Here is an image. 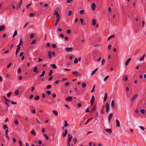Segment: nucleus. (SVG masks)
I'll use <instances>...</instances> for the list:
<instances>
[{"instance_id":"nucleus-1","label":"nucleus","mask_w":146,"mask_h":146,"mask_svg":"<svg viewBox=\"0 0 146 146\" xmlns=\"http://www.w3.org/2000/svg\"><path fill=\"white\" fill-rule=\"evenodd\" d=\"M72 73L73 74H74V76H76L80 77H81L82 76V75L81 73H80L76 71H74L73 72H72Z\"/></svg>"},{"instance_id":"nucleus-2","label":"nucleus","mask_w":146,"mask_h":146,"mask_svg":"<svg viewBox=\"0 0 146 146\" xmlns=\"http://www.w3.org/2000/svg\"><path fill=\"white\" fill-rule=\"evenodd\" d=\"M138 96V95L137 94L133 95L132 98L130 100L131 102H134L136 99L137 98Z\"/></svg>"},{"instance_id":"nucleus-3","label":"nucleus","mask_w":146,"mask_h":146,"mask_svg":"<svg viewBox=\"0 0 146 146\" xmlns=\"http://www.w3.org/2000/svg\"><path fill=\"white\" fill-rule=\"evenodd\" d=\"M106 112L108 113L109 111V104L108 102H107L106 104Z\"/></svg>"},{"instance_id":"nucleus-4","label":"nucleus","mask_w":146,"mask_h":146,"mask_svg":"<svg viewBox=\"0 0 146 146\" xmlns=\"http://www.w3.org/2000/svg\"><path fill=\"white\" fill-rule=\"evenodd\" d=\"M47 102L48 104H51L54 103V101L52 98H50L48 99Z\"/></svg>"},{"instance_id":"nucleus-5","label":"nucleus","mask_w":146,"mask_h":146,"mask_svg":"<svg viewBox=\"0 0 146 146\" xmlns=\"http://www.w3.org/2000/svg\"><path fill=\"white\" fill-rule=\"evenodd\" d=\"M95 100V97L94 95H93L91 99L90 100V104L91 105H92L94 102Z\"/></svg>"},{"instance_id":"nucleus-6","label":"nucleus","mask_w":146,"mask_h":146,"mask_svg":"<svg viewBox=\"0 0 146 146\" xmlns=\"http://www.w3.org/2000/svg\"><path fill=\"white\" fill-rule=\"evenodd\" d=\"M65 50L67 52H71L73 50V48L72 47L68 48L66 47L65 48Z\"/></svg>"},{"instance_id":"nucleus-7","label":"nucleus","mask_w":146,"mask_h":146,"mask_svg":"<svg viewBox=\"0 0 146 146\" xmlns=\"http://www.w3.org/2000/svg\"><path fill=\"white\" fill-rule=\"evenodd\" d=\"M72 136L70 134H68V138L67 139V141H71L72 139Z\"/></svg>"},{"instance_id":"nucleus-8","label":"nucleus","mask_w":146,"mask_h":146,"mask_svg":"<svg viewBox=\"0 0 146 146\" xmlns=\"http://www.w3.org/2000/svg\"><path fill=\"white\" fill-rule=\"evenodd\" d=\"M38 69V68L37 67H35L33 70V72H35L36 74L38 73L39 72V71L37 70V69Z\"/></svg>"},{"instance_id":"nucleus-9","label":"nucleus","mask_w":146,"mask_h":146,"mask_svg":"<svg viewBox=\"0 0 146 146\" xmlns=\"http://www.w3.org/2000/svg\"><path fill=\"white\" fill-rule=\"evenodd\" d=\"M111 105L112 107V108L113 109H114V108L115 106V103L114 101L113 100H112L111 101Z\"/></svg>"},{"instance_id":"nucleus-10","label":"nucleus","mask_w":146,"mask_h":146,"mask_svg":"<svg viewBox=\"0 0 146 146\" xmlns=\"http://www.w3.org/2000/svg\"><path fill=\"white\" fill-rule=\"evenodd\" d=\"M72 99V98L71 96H69L66 98V100L67 101H70Z\"/></svg>"},{"instance_id":"nucleus-11","label":"nucleus","mask_w":146,"mask_h":146,"mask_svg":"<svg viewBox=\"0 0 146 146\" xmlns=\"http://www.w3.org/2000/svg\"><path fill=\"white\" fill-rule=\"evenodd\" d=\"M96 6V4L94 3H93L92 4V10L93 11H94L95 10Z\"/></svg>"},{"instance_id":"nucleus-12","label":"nucleus","mask_w":146,"mask_h":146,"mask_svg":"<svg viewBox=\"0 0 146 146\" xmlns=\"http://www.w3.org/2000/svg\"><path fill=\"white\" fill-rule=\"evenodd\" d=\"M80 20L82 24L84 25H86V23L85 22H84V19H83L82 18H80Z\"/></svg>"},{"instance_id":"nucleus-13","label":"nucleus","mask_w":146,"mask_h":146,"mask_svg":"<svg viewBox=\"0 0 146 146\" xmlns=\"http://www.w3.org/2000/svg\"><path fill=\"white\" fill-rule=\"evenodd\" d=\"M48 54L49 58L51 59L52 58V52L50 51L49 50L48 51Z\"/></svg>"},{"instance_id":"nucleus-14","label":"nucleus","mask_w":146,"mask_h":146,"mask_svg":"<svg viewBox=\"0 0 146 146\" xmlns=\"http://www.w3.org/2000/svg\"><path fill=\"white\" fill-rule=\"evenodd\" d=\"M68 133V131L67 129H66L64 131V133L63 134V137H64L66 136V135Z\"/></svg>"},{"instance_id":"nucleus-15","label":"nucleus","mask_w":146,"mask_h":146,"mask_svg":"<svg viewBox=\"0 0 146 146\" xmlns=\"http://www.w3.org/2000/svg\"><path fill=\"white\" fill-rule=\"evenodd\" d=\"M105 131H106L108 133H111L112 132V130L111 129H106L105 130Z\"/></svg>"},{"instance_id":"nucleus-16","label":"nucleus","mask_w":146,"mask_h":146,"mask_svg":"<svg viewBox=\"0 0 146 146\" xmlns=\"http://www.w3.org/2000/svg\"><path fill=\"white\" fill-rule=\"evenodd\" d=\"M52 113L54 114V115L56 116H57L58 115V112L57 111L55 110H54L52 111Z\"/></svg>"},{"instance_id":"nucleus-17","label":"nucleus","mask_w":146,"mask_h":146,"mask_svg":"<svg viewBox=\"0 0 146 146\" xmlns=\"http://www.w3.org/2000/svg\"><path fill=\"white\" fill-rule=\"evenodd\" d=\"M131 60V59L130 58H129L127 59L126 61L125 62V65L126 66H127L129 62Z\"/></svg>"},{"instance_id":"nucleus-18","label":"nucleus","mask_w":146,"mask_h":146,"mask_svg":"<svg viewBox=\"0 0 146 146\" xmlns=\"http://www.w3.org/2000/svg\"><path fill=\"white\" fill-rule=\"evenodd\" d=\"M17 49L16 51V56H17V53L19 51V50H20L21 48L20 47H19L18 46H17Z\"/></svg>"},{"instance_id":"nucleus-19","label":"nucleus","mask_w":146,"mask_h":146,"mask_svg":"<svg viewBox=\"0 0 146 146\" xmlns=\"http://www.w3.org/2000/svg\"><path fill=\"white\" fill-rule=\"evenodd\" d=\"M116 122L117 126V127H119L120 126V124L119 121L117 119H116Z\"/></svg>"},{"instance_id":"nucleus-20","label":"nucleus","mask_w":146,"mask_h":146,"mask_svg":"<svg viewBox=\"0 0 146 146\" xmlns=\"http://www.w3.org/2000/svg\"><path fill=\"white\" fill-rule=\"evenodd\" d=\"M23 42V41L22 39L21 38L20 39L19 43V44L17 46L20 47V46H21L22 45Z\"/></svg>"},{"instance_id":"nucleus-21","label":"nucleus","mask_w":146,"mask_h":146,"mask_svg":"<svg viewBox=\"0 0 146 146\" xmlns=\"http://www.w3.org/2000/svg\"><path fill=\"white\" fill-rule=\"evenodd\" d=\"M112 116H113V114L111 113H110L109 114V117H108V120H109V121H110V119H111V118L112 117Z\"/></svg>"},{"instance_id":"nucleus-22","label":"nucleus","mask_w":146,"mask_h":146,"mask_svg":"<svg viewBox=\"0 0 146 146\" xmlns=\"http://www.w3.org/2000/svg\"><path fill=\"white\" fill-rule=\"evenodd\" d=\"M128 79V78L127 76H125V75H124L123 77V80H124L125 81H127Z\"/></svg>"},{"instance_id":"nucleus-23","label":"nucleus","mask_w":146,"mask_h":146,"mask_svg":"<svg viewBox=\"0 0 146 146\" xmlns=\"http://www.w3.org/2000/svg\"><path fill=\"white\" fill-rule=\"evenodd\" d=\"M84 13L85 11L83 9L80 10V13L81 15H82L84 14Z\"/></svg>"},{"instance_id":"nucleus-24","label":"nucleus","mask_w":146,"mask_h":146,"mask_svg":"<svg viewBox=\"0 0 146 146\" xmlns=\"http://www.w3.org/2000/svg\"><path fill=\"white\" fill-rule=\"evenodd\" d=\"M8 132V129H6L5 130V134L6 135L5 136L7 138L8 141H9V137L7 135V133Z\"/></svg>"},{"instance_id":"nucleus-25","label":"nucleus","mask_w":146,"mask_h":146,"mask_svg":"<svg viewBox=\"0 0 146 146\" xmlns=\"http://www.w3.org/2000/svg\"><path fill=\"white\" fill-rule=\"evenodd\" d=\"M107 97H108L107 94V93H106L105 96L104 97V102H105L106 101V100L107 99Z\"/></svg>"},{"instance_id":"nucleus-26","label":"nucleus","mask_w":146,"mask_h":146,"mask_svg":"<svg viewBox=\"0 0 146 146\" xmlns=\"http://www.w3.org/2000/svg\"><path fill=\"white\" fill-rule=\"evenodd\" d=\"M50 66L52 67L53 68L56 69V68L57 67L56 65L54 64H52L50 65Z\"/></svg>"},{"instance_id":"nucleus-27","label":"nucleus","mask_w":146,"mask_h":146,"mask_svg":"<svg viewBox=\"0 0 146 146\" xmlns=\"http://www.w3.org/2000/svg\"><path fill=\"white\" fill-rule=\"evenodd\" d=\"M56 20H60V15L59 14L57 15H56Z\"/></svg>"},{"instance_id":"nucleus-28","label":"nucleus","mask_w":146,"mask_h":146,"mask_svg":"<svg viewBox=\"0 0 146 146\" xmlns=\"http://www.w3.org/2000/svg\"><path fill=\"white\" fill-rule=\"evenodd\" d=\"M45 73V71L43 70L42 71V74L39 76L40 77H42L44 76V74Z\"/></svg>"},{"instance_id":"nucleus-29","label":"nucleus","mask_w":146,"mask_h":146,"mask_svg":"<svg viewBox=\"0 0 146 146\" xmlns=\"http://www.w3.org/2000/svg\"><path fill=\"white\" fill-rule=\"evenodd\" d=\"M115 36V35H112L110 36L108 39L107 40L108 41L110 39L114 37Z\"/></svg>"},{"instance_id":"nucleus-30","label":"nucleus","mask_w":146,"mask_h":146,"mask_svg":"<svg viewBox=\"0 0 146 146\" xmlns=\"http://www.w3.org/2000/svg\"><path fill=\"white\" fill-rule=\"evenodd\" d=\"M96 21L95 19H93L92 21V24L94 26L95 25L96 23Z\"/></svg>"},{"instance_id":"nucleus-31","label":"nucleus","mask_w":146,"mask_h":146,"mask_svg":"<svg viewBox=\"0 0 146 146\" xmlns=\"http://www.w3.org/2000/svg\"><path fill=\"white\" fill-rule=\"evenodd\" d=\"M105 60L104 59H103L102 61L101 65L103 66L105 63Z\"/></svg>"},{"instance_id":"nucleus-32","label":"nucleus","mask_w":146,"mask_h":146,"mask_svg":"<svg viewBox=\"0 0 146 146\" xmlns=\"http://www.w3.org/2000/svg\"><path fill=\"white\" fill-rule=\"evenodd\" d=\"M96 106H94L93 107V109L91 110V112H93L94 111H95V110H96Z\"/></svg>"},{"instance_id":"nucleus-33","label":"nucleus","mask_w":146,"mask_h":146,"mask_svg":"<svg viewBox=\"0 0 146 146\" xmlns=\"http://www.w3.org/2000/svg\"><path fill=\"white\" fill-rule=\"evenodd\" d=\"M145 56V54H144L141 57V58H140L139 59L140 61H141L143 60Z\"/></svg>"},{"instance_id":"nucleus-34","label":"nucleus","mask_w":146,"mask_h":146,"mask_svg":"<svg viewBox=\"0 0 146 146\" xmlns=\"http://www.w3.org/2000/svg\"><path fill=\"white\" fill-rule=\"evenodd\" d=\"M43 136L45 137L46 139V140H48L49 139L48 137L46 134H43Z\"/></svg>"},{"instance_id":"nucleus-35","label":"nucleus","mask_w":146,"mask_h":146,"mask_svg":"<svg viewBox=\"0 0 146 146\" xmlns=\"http://www.w3.org/2000/svg\"><path fill=\"white\" fill-rule=\"evenodd\" d=\"M5 28V26L4 25H3L1 26V31H2Z\"/></svg>"},{"instance_id":"nucleus-36","label":"nucleus","mask_w":146,"mask_h":146,"mask_svg":"<svg viewBox=\"0 0 146 146\" xmlns=\"http://www.w3.org/2000/svg\"><path fill=\"white\" fill-rule=\"evenodd\" d=\"M36 41L37 40H36V39L34 40L31 42V44H33L35 43L36 42Z\"/></svg>"},{"instance_id":"nucleus-37","label":"nucleus","mask_w":146,"mask_h":146,"mask_svg":"<svg viewBox=\"0 0 146 146\" xmlns=\"http://www.w3.org/2000/svg\"><path fill=\"white\" fill-rule=\"evenodd\" d=\"M98 69V68H97L96 69L94 70L92 72V74L93 75L94 74L97 70Z\"/></svg>"},{"instance_id":"nucleus-38","label":"nucleus","mask_w":146,"mask_h":146,"mask_svg":"<svg viewBox=\"0 0 146 146\" xmlns=\"http://www.w3.org/2000/svg\"><path fill=\"white\" fill-rule=\"evenodd\" d=\"M34 36V35L33 33H31L30 34L29 37L30 39H32L33 38Z\"/></svg>"},{"instance_id":"nucleus-39","label":"nucleus","mask_w":146,"mask_h":146,"mask_svg":"<svg viewBox=\"0 0 146 146\" xmlns=\"http://www.w3.org/2000/svg\"><path fill=\"white\" fill-rule=\"evenodd\" d=\"M64 126L65 127H67L68 126V124L67 123V121L66 120H65L64 121Z\"/></svg>"},{"instance_id":"nucleus-40","label":"nucleus","mask_w":146,"mask_h":146,"mask_svg":"<svg viewBox=\"0 0 146 146\" xmlns=\"http://www.w3.org/2000/svg\"><path fill=\"white\" fill-rule=\"evenodd\" d=\"M72 13V11L71 10H69L68 12V15L69 16H71Z\"/></svg>"},{"instance_id":"nucleus-41","label":"nucleus","mask_w":146,"mask_h":146,"mask_svg":"<svg viewBox=\"0 0 146 146\" xmlns=\"http://www.w3.org/2000/svg\"><path fill=\"white\" fill-rule=\"evenodd\" d=\"M140 112H141L143 114H145V111L144 109H141L140 110Z\"/></svg>"},{"instance_id":"nucleus-42","label":"nucleus","mask_w":146,"mask_h":146,"mask_svg":"<svg viewBox=\"0 0 146 146\" xmlns=\"http://www.w3.org/2000/svg\"><path fill=\"white\" fill-rule=\"evenodd\" d=\"M31 133L34 135H36V132L33 129L31 131Z\"/></svg>"},{"instance_id":"nucleus-43","label":"nucleus","mask_w":146,"mask_h":146,"mask_svg":"<svg viewBox=\"0 0 146 146\" xmlns=\"http://www.w3.org/2000/svg\"><path fill=\"white\" fill-rule=\"evenodd\" d=\"M51 87L52 86L50 85H48L47 86L46 88L47 89L49 90L51 88Z\"/></svg>"},{"instance_id":"nucleus-44","label":"nucleus","mask_w":146,"mask_h":146,"mask_svg":"<svg viewBox=\"0 0 146 146\" xmlns=\"http://www.w3.org/2000/svg\"><path fill=\"white\" fill-rule=\"evenodd\" d=\"M58 11L57 10H55V12L54 13L53 15H58Z\"/></svg>"},{"instance_id":"nucleus-45","label":"nucleus","mask_w":146,"mask_h":146,"mask_svg":"<svg viewBox=\"0 0 146 146\" xmlns=\"http://www.w3.org/2000/svg\"><path fill=\"white\" fill-rule=\"evenodd\" d=\"M21 6V5H20L19 3H18L16 8L17 10H18L20 7Z\"/></svg>"},{"instance_id":"nucleus-46","label":"nucleus","mask_w":146,"mask_h":146,"mask_svg":"<svg viewBox=\"0 0 146 146\" xmlns=\"http://www.w3.org/2000/svg\"><path fill=\"white\" fill-rule=\"evenodd\" d=\"M59 21V20H56L55 22L54 23V25L55 26H56L58 24Z\"/></svg>"},{"instance_id":"nucleus-47","label":"nucleus","mask_w":146,"mask_h":146,"mask_svg":"<svg viewBox=\"0 0 146 146\" xmlns=\"http://www.w3.org/2000/svg\"><path fill=\"white\" fill-rule=\"evenodd\" d=\"M19 91L18 90H16L15 92V95H17L19 93Z\"/></svg>"},{"instance_id":"nucleus-48","label":"nucleus","mask_w":146,"mask_h":146,"mask_svg":"<svg viewBox=\"0 0 146 146\" xmlns=\"http://www.w3.org/2000/svg\"><path fill=\"white\" fill-rule=\"evenodd\" d=\"M78 62V59L76 58H75L74 61V64H76Z\"/></svg>"},{"instance_id":"nucleus-49","label":"nucleus","mask_w":146,"mask_h":146,"mask_svg":"<svg viewBox=\"0 0 146 146\" xmlns=\"http://www.w3.org/2000/svg\"><path fill=\"white\" fill-rule=\"evenodd\" d=\"M40 98V97L39 96H36L35 97V100H38Z\"/></svg>"},{"instance_id":"nucleus-50","label":"nucleus","mask_w":146,"mask_h":146,"mask_svg":"<svg viewBox=\"0 0 146 146\" xmlns=\"http://www.w3.org/2000/svg\"><path fill=\"white\" fill-rule=\"evenodd\" d=\"M86 84L85 83H82V88H85L86 86Z\"/></svg>"},{"instance_id":"nucleus-51","label":"nucleus","mask_w":146,"mask_h":146,"mask_svg":"<svg viewBox=\"0 0 146 146\" xmlns=\"http://www.w3.org/2000/svg\"><path fill=\"white\" fill-rule=\"evenodd\" d=\"M53 72V71L52 70H50L49 71V74H48V76H50L52 74Z\"/></svg>"},{"instance_id":"nucleus-52","label":"nucleus","mask_w":146,"mask_h":146,"mask_svg":"<svg viewBox=\"0 0 146 146\" xmlns=\"http://www.w3.org/2000/svg\"><path fill=\"white\" fill-rule=\"evenodd\" d=\"M17 30H16L14 33V35H13V38H14V37L15 36H16L17 35Z\"/></svg>"},{"instance_id":"nucleus-53","label":"nucleus","mask_w":146,"mask_h":146,"mask_svg":"<svg viewBox=\"0 0 146 146\" xmlns=\"http://www.w3.org/2000/svg\"><path fill=\"white\" fill-rule=\"evenodd\" d=\"M3 128L4 129H8V127L6 125H4L3 127Z\"/></svg>"},{"instance_id":"nucleus-54","label":"nucleus","mask_w":146,"mask_h":146,"mask_svg":"<svg viewBox=\"0 0 146 146\" xmlns=\"http://www.w3.org/2000/svg\"><path fill=\"white\" fill-rule=\"evenodd\" d=\"M66 32L68 34H70L71 33V30L69 29H68L67 30Z\"/></svg>"},{"instance_id":"nucleus-55","label":"nucleus","mask_w":146,"mask_h":146,"mask_svg":"<svg viewBox=\"0 0 146 146\" xmlns=\"http://www.w3.org/2000/svg\"><path fill=\"white\" fill-rule=\"evenodd\" d=\"M38 143L39 145H41L42 144V141L41 140L38 141Z\"/></svg>"},{"instance_id":"nucleus-56","label":"nucleus","mask_w":146,"mask_h":146,"mask_svg":"<svg viewBox=\"0 0 146 146\" xmlns=\"http://www.w3.org/2000/svg\"><path fill=\"white\" fill-rule=\"evenodd\" d=\"M11 93H12V92H10L8 93L7 94V97H10Z\"/></svg>"},{"instance_id":"nucleus-57","label":"nucleus","mask_w":146,"mask_h":146,"mask_svg":"<svg viewBox=\"0 0 146 146\" xmlns=\"http://www.w3.org/2000/svg\"><path fill=\"white\" fill-rule=\"evenodd\" d=\"M15 123L16 125L18 124L19 122L17 120H16L15 121Z\"/></svg>"},{"instance_id":"nucleus-58","label":"nucleus","mask_w":146,"mask_h":146,"mask_svg":"<svg viewBox=\"0 0 146 146\" xmlns=\"http://www.w3.org/2000/svg\"><path fill=\"white\" fill-rule=\"evenodd\" d=\"M28 118L27 116L25 117V120L26 122L27 123L28 121Z\"/></svg>"},{"instance_id":"nucleus-59","label":"nucleus","mask_w":146,"mask_h":146,"mask_svg":"<svg viewBox=\"0 0 146 146\" xmlns=\"http://www.w3.org/2000/svg\"><path fill=\"white\" fill-rule=\"evenodd\" d=\"M95 86L94 85L93 87L92 90L91 91V92L92 93L94 91V90L95 89Z\"/></svg>"},{"instance_id":"nucleus-60","label":"nucleus","mask_w":146,"mask_h":146,"mask_svg":"<svg viewBox=\"0 0 146 146\" xmlns=\"http://www.w3.org/2000/svg\"><path fill=\"white\" fill-rule=\"evenodd\" d=\"M139 127L141 129H142L143 130H144L145 129V127L143 126H139Z\"/></svg>"},{"instance_id":"nucleus-61","label":"nucleus","mask_w":146,"mask_h":146,"mask_svg":"<svg viewBox=\"0 0 146 146\" xmlns=\"http://www.w3.org/2000/svg\"><path fill=\"white\" fill-rule=\"evenodd\" d=\"M29 15L30 17H32L34 16L35 15L34 13H29Z\"/></svg>"},{"instance_id":"nucleus-62","label":"nucleus","mask_w":146,"mask_h":146,"mask_svg":"<svg viewBox=\"0 0 146 146\" xmlns=\"http://www.w3.org/2000/svg\"><path fill=\"white\" fill-rule=\"evenodd\" d=\"M109 77V76H108L105 77L104 79V80L105 81H106V80L108 79V78Z\"/></svg>"},{"instance_id":"nucleus-63","label":"nucleus","mask_w":146,"mask_h":146,"mask_svg":"<svg viewBox=\"0 0 146 146\" xmlns=\"http://www.w3.org/2000/svg\"><path fill=\"white\" fill-rule=\"evenodd\" d=\"M46 92L49 95H50L51 93V92L50 91H47Z\"/></svg>"},{"instance_id":"nucleus-64","label":"nucleus","mask_w":146,"mask_h":146,"mask_svg":"<svg viewBox=\"0 0 146 146\" xmlns=\"http://www.w3.org/2000/svg\"><path fill=\"white\" fill-rule=\"evenodd\" d=\"M19 143L20 146H23L22 143L20 140L19 141Z\"/></svg>"}]
</instances>
